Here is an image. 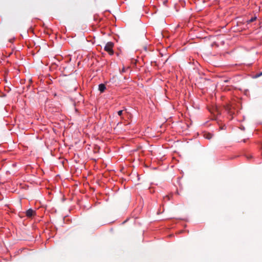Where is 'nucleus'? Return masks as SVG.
Segmentation results:
<instances>
[{"mask_svg":"<svg viewBox=\"0 0 262 262\" xmlns=\"http://www.w3.org/2000/svg\"><path fill=\"white\" fill-rule=\"evenodd\" d=\"M164 200H166L167 201H169L170 200V196L169 195H166L164 198Z\"/></svg>","mask_w":262,"mask_h":262,"instance_id":"nucleus-7","label":"nucleus"},{"mask_svg":"<svg viewBox=\"0 0 262 262\" xmlns=\"http://www.w3.org/2000/svg\"><path fill=\"white\" fill-rule=\"evenodd\" d=\"M262 75V71L260 72L259 73L257 74L256 76V77H259Z\"/></svg>","mask_w":262,"mask_h":262,"instance_id":"nucleus-8","label":"nucleus"},{"mask_svg":"<svg viewBox=\"0 0 262 262\" xmlns=\"http://www.w3.org/2000/svg\"><path fill=\"white\" fill-rule=\"evenodd\" d=\"M98 89L101 93H103L106 89L105 84L101 83L99 85Z\"/></svg>","mask_w":262,"mask_h":262,"instance_id":"nucleus-3","label":"nucleus"},{"mask_svg":"<svg viewBox=\"0 0 262 262\" xmlns=\"http://www.w3.org/2000/svg\"><path fill=\"white\" fill-rule=\"evenodd\" d=\"M126 70H125V69L124 67H123L122 70H121V72L122 73H124V72H125Z\"/></svg>","mask_w":262,"mask_h":262,"instance_id":"nucleus-9","label":"nucleus"},{"mask_svg":"<svg viewBox=\"0 0 262 262\" xmlns=\"http://www.w3.org/2000/svg\"><path fill=\"white\" fill-rule=\"evenodd\" d=\"M122 113H123V111L122 110L119 111L117 112L118 115L119 116H121V115H122Z\"/></svg>","mask_w":262,"mask_h":262,"instance_id":"nucleus-6","label":"nucleus"},{"mask_svg":"<svg viewBox=\"0 0 262 262\" xmlns=\"http://www.w3.org/2000/svg\"><path fill=\"white\" fill-rule=\"evenodd\" d=\"M204 138H205L206 139H210L212 137V135L210 133H205L204 134Z\"/></svg>","mask_w":262,"mask_h":262,"instance_id":"nucleus-5","label":"nucleus"},{"mask_svg":"<svg viewBox=\"0 0 262 262\" xmlns=\"http://www.w3.org/2000/svg\"><path fill=\"white\" fill-rule=\"evenodd\" d=\"M114 47V43L110 41L108 42L104 47V50L108 52L110 55H112L114 54L113 48Z\"/></svg>","mask_w":262,"mask_h":262,"instance_id":"nucleus-1","label":"nucleus"},{"mask_svg":"<svg viewBox=\"0 0 262 262\" xmlns=\"http://www.w3.org/2000/svg\"><path fill=\"white\" fill-rule=\"evenodd\" d=\"M256 18H257V17L254 16L253 17H252L250 19H248L246 21V23H247V24H249L253 22L254 21H255L256 19Z\"/></svg>","mask_w":262,"mask_h":262,"instance_id":"nucleus-4","label":"nucleus"},{"mask_svg":"<svg viewBox=\"0 0 262 262\" xmlns=\"http://www.w3.org/2000/svg\"><path fill=\"white\" fill-rule=\"evenodd\" d=\"M35 214V211L32 209H29L26 211V215L28 217H31Z\"/></svg>","mask_w":262,"mask_h":262,"instance_id":"nucleus-2","label":"nucleus"}]
</instances>
